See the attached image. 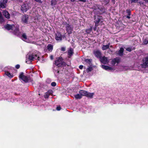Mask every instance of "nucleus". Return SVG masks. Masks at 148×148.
Returning a JSON list of instances; mask_svg holds the SVG:
<instances>
[{
    "label": "nucleus",
    "instance_id": "obj_1",
    "mask_svg": "<svg viewBox=\"0 0 148 148\" xmlns=\"http://www.w3.org/2000/svg\"><path fill=\"white\" fill-rule=\"evenodd\" d=\"M143 63L142 64V67L143 68L148 67V58H146L143 60Z\"/></svg>",
    "mask_w": 148,
    "mask_h": 148
},
{
    "label": "nucleus",
    "instance_id": "obj_2",
    "mask_svg": "<svg viewBox=\"0 0 148 148\" xmlns=\"http://www.w3.org/2000/svg\"><path fill=\"white\" fill-rule=\"evenodd\" d=\"M30 8L28 4H24L22 5L21 7V10L23 12H26Z\"/></svg>",
    "mask_w": 148,
    "mask_h": 148
},
{
    "label": "nucleus",
    "instance_id": "obj_3",
    "mask_svg": "<svg viewBox=\"0 0 148 148\" xmlns=\"http://www.w3.org/2000/svg\"><path fill=\"white\" fill-rule=\"evenodd\" d=\"M100 61L104 64H107L109 62V60H108V58L105 56L100 57Z\"/></svg>",
    "mask_w": 148,
    "mask_h": 148
},
{
    "label": "nucleus",
    "instance_id": "obj_4",
    "mask_svg": "<svg viewBox=\"0 0 148 148\" xmlns=\"http://www.w3.org/2000/svg\"><path fill=\"white\" fill-rule=\"evenodd\" d=\"M7 0H3L1 1L0 2V8H3L6 6Z\"/></svg>",
    "mask_w": 148,
    "mask_h": 148
},
{
    "label": "nucleus",
    "instance_id": "obj_5",
    "mask_svg": "<svg viewBox=\"0 0 148 148\" xmlns=\"http://www.w3.org/2000/svg\"><path fill=\"white\" fill-rule=\"evenodd\" d=\"M28 20V17L27 15L22 16V22L24 23H27Z\"/></svg>",
    "mask_w": 148,
    "mask_h": 148
},
{
    "label": "nucleus",
    "instance_id": "obj_6",
    "mask_svg": "<svg viewBox=\"0 0 148 148\" xmlns=\"http://www.w3.org/2000/svg\"><path fill=\"white\" fill-rule=\"evenodd\" d=\"M19 77L24 82H26L28 81V79L26 76L24 75L23 73H21Z\"/></svg>",
    "mask_w": 148,
    "mask_h": 148
},
{
    "label": "nucleus",
    "instance_id": "obj_7",
    "mask_svg": "<svg viewBox=\"0 0 148 148\" xmlns=\"http://www.w3.org/2000/svg\"><path fill=\"white\" fill-rule=\"evenodd\" d=\"M55 38L57 40H62V35L60 32H57Z\"/></svg>",
    "mask_w": 148,
    "mask_h": 148
},
{
    "label": "nucleus",
    "instance_id": "obj_8",
    "mask_svg": "<svg viewBox=\"0 0 148 148\" xmlns=\"http://www.w3.org/2000/svg\"><path fill=\"white\" fill-rule=\"evenodd\" d=\"M62 60V59L61 57L57 58V60L55 61V64L57 66H58V65L61 63Z\"/></svg>",
    "mask_w": 148,
    "mask_h": 148
},
{
    "label": "nucleus",
    "instance_id": "obj_9",
    "mask_svg": "<svg viewBox=\"0 0 148 148\" xmlns=\"http://www.w3.org/2000/svg\"><path fill=\"white\" fill-rule=\"evenodd\" d=\"M3 15L5 17L8 19H9L10 17V15L8 12L6 10H4L3 12Z\"/></svg>",
    "mask_w": 148,
    "mask_h": 148
},
{
    "label": "nucleus",
    "instance_id": "obj_10",
    "mask_svg": "<svg viewBox=\"0 0 148 148\" xmlns=\"http://www.w3.org/2000/svg\"><path fill=\"white\" fill-rule=\"evenodd\" d=\"M94 53L95 56L97 58H100L101 55V52L99 50L94 51Z\"/></svg>",
    "mask_w": 148,
    "mask_h": 148
},
{
    "label": "nucleus",
    "instance_id": "obj_11",
    "mask_svg": "<svg viewBox=\"0 0 148 148\" xmlns=\"http://www.w3.org/2000/svg\"><path fill=\"white\" fill-rule=\"evenodd\" d=\"M120 61V59L118 58H116L113 59L112 61V64L114 65L116 63H118Z\"/></svg>",
    "mask_w": 148,
    "mask_h": 148
},
{
    "label": "nucleus",
    "instance_id": "obj_12",
    "mask_svg": "<svg viewBox=\"0 0 148 148\" xmlns=\"http://www.w3.org/2000/svg\"><path fill=\"white\" fill-rule=\"evenodd\" d=\"M14 25H10L9 24H7L5 26V28L8 30L12 29L14 27Z\"/></svg>",
    "mask_w": 148,
    "mask_h": 148
},
{
    "label": "nucleus",
    "instance_id": "obj_13",
    "mask_svg": "<svg viewBox=\"0 0 148 148\" xmlns=\"http://www.w3.org/2000/svg\"><path fill=\"white\" fill-rule=\"evenodd\" d=\"M101 67L102 68L104 69H105L106 70H112L113 69V68L111 67L108 66H105L104 65H102Z\"/></svg>",
    "mask_w": 148,
    "mask_h": 148
},
{
    "label": "nucleus",
    "instance_id": "obj_14",
    "mask_svg": "<svg viewBox=\"0 0 148 148\" xmlns=\"http://www.w3.org/2000/svg\"><path fill=\"white\" fill-rule=\"evenodd\" d=\"M94 95V93H90L87 92V93L86 94V96L87 97L91 98L93 97V96Z\"/></svg>",
    "mask_w": 148,
    "mask_h": 148
},
{
    "label": "nucleus",
    "instance_id": "obj_15",
    "mask_svg": "<svg viewBox=\"0 0 148 148\" xmlns=\"http://www.w3.org/2000/svg\"><path fill=\"white\" fill-rule=\"evenodd\" d=\"M79 93L81 94L82 97L83 96H86V95L87 93V92L86 91L80 90L79 91Z\"/></svg>",
    "mask_w": 148,
    "mask_h": 148
},
{
    "label": "nucleus",
    "instance_id": "obj_16",
    "mask_svg": "<svg viewBox=\"0 0 148 148\" xmlns=\"http://www.w3.org/2000/svg\"><path fill=\"white\" fill-rule=\"evenodd\" d=\"M73 53V50L72 48H70L68 51V55L69 57H71Z\"/></svg>",
    "mask_w": 148,
    "mask_h": 148
},
{
    "label": "nucleus",
    "instance_id": "obj_17",
    "mask_svg": "<svg viewBox=\"0 0 148 148\" xmlns=\"http://www.w3.org/2000/svg\"><path fill=\"white\" fill-rule=\"evenodd\" d=\"M36 57H37V55H35L34 56L31 55H30L28 59L30 60V62H31V61L33 60V59L35 58Z\"/></svg>",
    "mask_w": 148,
    "mask_h": 148
},
{
    "label": "nucleus",
    "instance_id": "obj_18",
    "mask_svg": "<svg viewBox=\"0 0 148 148\" xmlns=\"http://www.w3.org/2000/svg\"><path fill=\"white\" fill-rule=\"evenodd\" d=\"M52 92L51 90H49L46 93H45V95L44 97L45 98H48L49 97V94L51 93V92Z\"/></svg>",
    "mask_w": 148,
    "mask_h": 148
},
{
    "label": "nucleus",
    "instance_id": "obj_19",
    "mask_svg": "<svg viewBox=\"0 0 148 148\" xmlns=\"http://www.w3.org/2000/svg\"><path fill=\"white\" fill-rule=\"evenodd\" d=\"M110 44L109 43L107 45H103L102 47V49L103 50H104L108 49L109 47Z\"/></svg>",
    "mask_w": 148,
    "mask_h": 148
},
{
    "label": "nucleus",
    "instance_id": "obj_20",
    "mask_svg": "<svg viewBox=\"0 0 148 148\" xmlns=\"http://www.w3.org/2000/svg\"><path fill=\"white\" fill-rule=\"evenodd\" d=\"M47 49L49 51H51L53 49V46L51 45H49L47 46Z\"/></svg>",
    "mask_w": 148,
    "mask_h": 148
},
{
    "label": "nucleus",
    "instance_id": "obj_21",
    "mask_svg": "<svg viewBox=\"0 0 148 148\" xmlns=\"http://www.w3.org/2000/svg\"><path fill=\"white\" fill-rule=\"evenodd\" d=\"M124 49L123 48H121L120 50L119 51L118 54L120 56H121L123 55V53Z\"/></svg>",
    "mask_w": 148,
    "mask_h": 148
},
{
    "label": "nucleus",
    "instance_id": "obj_22",
    "mask_svg": "<svg viewBox=\"0 0 148 148\" xmlns=\"http://www.w3.org/2000/svg\"><path fill=\"white\" fill-rule=\"evenodd\" d=\"M5 74L7 75L9 77L12 78L13 77V75L11 74L8 72H5Z\"/></svg>",
    "mask_w": 148,
    "mask_h": 148
},
{
    "label": "nucleus",
    "instance_id": "obj_23",
    "mask_svg": "<svg viewBox=\"0 0 148 148\" xmlns=\"http://www.w3.org/2000/svg\"><path fill=\"white\" fill-rule=\"evenodd\" d=\"M75 98L76 99H80L82 97L81 94H77L75 95Z\"/></svg>",
    "mask_w": 148,
    "mask_h": 148
},
{
    "label": "nucleus",
    "instance_id": "obj_24",
    "mask_svg": "<svg viewBox=\"0 0 148 148\" xmlns=\"http://www.w3.org/2000/svg\"><path fill=\"white\" fill-rule=\"evenodd\" d=\"M4 20L2 16L1 13L0 12V22H3Z\"/></svg>",
    "mask_w": 148,
    "mask_h": 148
},
{
    "label": "nucleus",
    "instance_id": "obj_25",
    "mask_svg": "<svg viewBox=\"0 0 148 148\" xmlns=\"http://www.w3.org/2000/svg\"><path fill=\"white\" fill-rule=\"evenodd\" d=\"M143 43L144 44L146 45L148 43V39L145 38L143 40Z\"/></svg>",
    "mask_w": 148,
    "mask_h": 148
},
{
    "label": "nucleus",
    "instance_id": "obj_26",
    "mask_svg": "<svg viewBox=\"0 0 148 148\" xmlns=\"http://www.w3.org/2000/svg\"><path fill=\"white\" fill-rule=\"evenodd\" d=\"M57 2L56 0H52L51 4L52 5H55Z\"/></svg>",
    "mask_w": 148,
    "mask_h": 148
},
{
    "label": "nucleus",
    "instance_id": "obj_27",
    "mask_svg": "<svg viewBox=\"0 0 148 148\" xmlns=\"http://www.w3.org/2000/svg\"><path fill=\"white\" fill-rule=\"evenodd\" d=\"M22 37L24 38V40H25L27 39V36L25 34H24L22 35Z\"/></svg>",
    "mask_w": 148,
    "mask_h": 148
},
{
    "label": "nucleus",
    "instance_id": "obj_28",
    "mask_svg": "<svg viewBox=\"0 0 148 148\" xmlns=\"http://www.w3.org/2000/svg\"><path fill=\"white\" fill-rule=\"evenodd\" d=\"M126 50L127 51L130 52L132 51V49L131 48L128 47L126 49Z\"/></svg>",
    "mask_w": 148,
    "mask_h": 148
},
{
    "label": "nucleus",
    "instance_id": "obj_29",
    "mask_svg": "<svg viewBox=\"0 0 148 148\" xmlns=\"http://www.w3.org/2000/svg\"><path fill=\"white\" fill-rule=\"evenodd\" d=\"M51 85L53 86H55L56 85V83L55 82H52L51 83Z\"/></svg>",
    "mask_w": 148,
    "mask_h": 148
},
{
    "label": "nucleus",
    "instance_id": "obj_30",
    "mask_svg": "<svg viewBox=\"0 0 148 148\" xmlns=\"http://www.w3.org/2000/svg\"><path fill=\"white\" fill-rule=\"evenodd\" d=\"M92 70V68L91 67H89L88 68L87 71L88 72Z\"/></svg>",
    "mask_w": 148,
    "mask_h": 148
},
{
    "label": "nucleus",
    "instance_id": "obj_31",
    "mask_svg": "<svg viewBox=\"0 0 148 148\" xmlns=\"http://www.w3.org/2000/svg\"><path fill=\"white\" fill-rule=\"evenodd\" d=\"M126 12H127V13H128V15L129 16H130V11L129 10H126Z\"/></svg>",
    "mask_w": 148,
    "mask_h": 148
},
{
    "label": "nucleus",
    "instance_id": "obj_32",
    "mask_svg": "<svg viewBox=\"0 0 148 148\" xmlns=\"http://www.w3.org/2000/svg\"><path fill=\"white\" fill-rule=\"evenodd\" d=\"M61 50L62 51H64L65 50V48L64 47H62L61 48Z\"/></svg>",
    "mask_w": 148,
    "mask_h": 148
},
{
    "label": "nucleus",
    "instance_id": "obj_33",
    "mask_svg": "<svg viewBox=\"0 0 148 148\" xmlns=\"http://www.w3.org/2000/svg\"><path fill=\"white\" fill-rule=\"evenodd\" d=\"M61 108L60 106H58L56 108V109L58 110H61Z\"/></svg>",
    "mask_w": 148,
    "mask_h": 148
},
{
    "label": "nucleus",
    "instance_id": "obj_34",
    "mask_svg": "<svg viewBox=\"0 0 148 148\" xmlns=\"http://www.w3.org/2000/svg\"><path fill=\"white\" fill-rule=\"evenodd\" d=\"M34 0L35 1H36V2H39L40 3H41L42 2V1L40 0Z\"/></svg>",
    "mask_w": 148,
    "mask_h": 148
},
{
    "label": "nucleus",
    "instance_id": "obj_35",
    "mask_svg": "<svg viewBox=\"0 0 148 148\" xmlns=\"http://www.w3.org/2000/svg\"><path fill=\"white\" fill-rule=\"evenodd\" d=\"M99 20L98 21H96L95 23V25L96 26H98L97 24L99 22Z\"/></svg>",
    "mask_w": 148,
    "mask_h": 148
},
{
    "label": "nucleus",
    "instance_id": "obj_36",
    "mask_svg": "<svg viewBox=\"0 0 148 148\" xmlns=\"http://www.w3.org/2000/svg\"><path fill=\"white\" fill-rule=\"evenodd\" d=\"M20 65L18 64H17V65H16V68L17 69H18L20 67Z\"/></svg>",
    "mask_w": 148,
    "mask_h": 148
},
{
    "label": "nucleus",
    "instance_id": "obj_37",
    "mask_svg": "<svg viewBox=\"0 0 148 148\" xmlns=\"http://www.w3.org/2000/svg\"><path fill=\"white\" fill-rule=\"evenodd\" d=\"M138 0H131L132 1V2H134L135 3L137 2Z\"/></svg>",
    "mask_w": 148,
    "mask_h": 148
},
{
    "label": "nucleus",
    "instance_id": "obj_38",
    "mask_svg": "<svg viewBox=\"0 0 148 148\" xmlns=\"http://www.w3.org/2000/svg\"><path fill=\"white\" fill-rule=\"evenodd\" d=\"M83 65H80L79 66V68L80 69H82V68H83Z\"/></svg>",
    "mask_w": 148,
    "mask_h": 148
},
{
    "label": "nucleus",
    "instance_id": "obj_39",
    "mask_svg": "<svg viewBox=\"0 0 148 148\" xmlns=\"http://www.w3.org/2000/svg\"><path fill=\"white\" fill-rule=\"evenodd\" d=\"M50 58L51 59V60H53V56L51 55V56H50Z\"/></svg>",
    "mask_w": 148,
    "mask_h": 148
},
{
    "label": "nucleus",
    "instance_id": "obj_40",
    "mask_svg": "<svg viewBox=\"0 0 148 148\" xmlns=\"http://www.w3.org/2000/svg\"><path fill=\"white\" fill-rule=\"evenodd\" d=\"M79 1H82L85 2L86 1V0H79Z\"/></svg>",
    "mask_w": 148,
    "mask_h": 148
},
{
    "label": "nucleus",
    "instance_id": "obj_41",
    "mask_svg": "<svg viewBox=\"0 0 148 148\" xmlns=\"http://www.w3.org/2000/svg\"><path fill=\"white\" fill-rule=\"evenodd\" d=\"M141 1H140L139 2V3L141 4H143V3H142V0H141Z\"/></svg>",
    "mask_w": 148,
    "mask_h": 148
},
{
    "label": "nucleus",
    "instance_id": "obj_42",
    "mask_svg": "<svg viewBox=\"0 0 148 148\" xmlns=\"http://www.w3.org/2000/svg\"><path fill=\"white\" fill-rule=\"evenodd\" d=\"M127 18H130V16H127Z\"/></svg>",
    "mask_w": 148,
    "mask_h": 148
},
{
    "label": "nucleus",
    "instance_id": "obj_43",
    "mask_svg": "<svg viewBox=\"0 0 148 148\" xmlns=\"http://www.w3.org/2000/svg\"><path fill=\"white\" fill-rule=\"evenodd\" d=\"M71 1L72 2H74L75 1V0H71Z\"/></svg>",
    "mask_w": 148,
    "mask_h": 148
},
{
    "label": "nucleus",
    "instance_id": "obj_44",
    "mask_svg": "<svg viewBox=\"0 0 148 148\" xmlns=\"http://www.w3.org/2000/svg\"><path fill=\"white\" fill-rule=\"evenodd\" d=\"M37 58H38V59L39 60V57H38Z\"/></svg>",
    "mask_w": 148,
    "mask_h": 148
},
{
    "label": "nucleus",
    "instance_id": "obj_45",
    "mask_svg": "<svg viewBox=\"0 0 148 148\" xmlns=\"http://www.w3.org/2000/svg\"><path fill=\"white\" fill-rule=\"evenodd\" d=\"M26 62L27 63H28L27 62V61H26Z\"/></svg>",
    "mask_w": 148,
    "mask_h": 148
}]
</instances>
